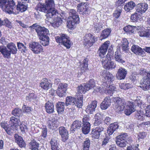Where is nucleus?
I'll return each mask as SVG.
<instances>
[{
	"instance_id": "1",
	"label": "nucleus",
	"mask_w": 150,
	"mask_h": 150,
	"mask_svg": "<svg viewBox=\"0 0 150 150\" xmlns=\"http://www.w3.org/2000/svg\"><path fill=\"white\" fill-rule=\"evenodd\" d=\"M55 7L54 0H46L45 4H38L36 9L38 12L39 11L46 13L47 17L52 18L58 14Z\"/></svg>"
},
{
	"instance_id": "2",
	"label": "nucleus",
	"mask_w": 150,
	"mask_h": 150,
	"mask_svg": "<svg viewBox=\"0 0 150 150\" xmlns=\"http://www.w3.org/2000/svg\"><path fill=\"white\" fill-rule=\"evenodd\" d=\"M10 2L7 8L5 11V12L9 14H16L19 11L23 12L25 11L27 8V3L23 1H19L17 6L13 0H10Z\"/></svg>"
},
{
	"instance_id": "3",
	"label": "nucleus",
	"mask_w": 150,
	"mask_h": 150,
	"mask_svg": "<svg viewBox=\"0 0 150 150\" xmlns=\"http://www.w3.org/2000/svg\"><path fill=\"white\" fill-rule=\"evenodd\" d=\"M140 74L142 76H145L141 81L140 87L144 91L150 89V72H147L145 69H142Z\"/></svg>"
},
{
	"instance_id": "4",
	"label": "nucleus",
	"mask_w": 150,
	"mask_h": 150,
	"mask_svg": "<svg viewBox=\"0 0 150 150\" xmlns=\"http://www.w3.org/2000/svg\"><path fill=\"white\" fill-rule=\"evenodd\" d=\"M75 10H70L69 14V17L67 21V25L69 29H74L76 26V24L79 23V16L76 14Z\"/></svg>"
},
{
	"instance_id": "5",
	"label": "nucleus",
	"mask_w": 150,
	"mask_h": 150,
	"mask_svg": "<svg viewBox=\"0 0 150 150\" xmlns=\"http://www.w3.org/2000/svg\"><path fill=\"white\" fill-rule=\"evenodd\" d=\"M55 39L57 42L63 45L67 49L70 48L72 44L69 37L66 34H61L60 36L56 37Z\"/></svg>"
},
{
	"instance_id": "6",
	"label": "nucleus",
	"mask_w": 150,
	"mask_h": 150,
	"mask_svg": "<svg viewBox=\"0 0 150 150\" xmlns=\"http://www.w3.org/2000/svg\"><path fill=\"white\" fill-rule=\"evenodd\" d=\"M29 48L30 50L35 54H38L43 52L42 46L38 42H33L29 44Z\"/></svg>"
},
{
	"instance_id": "7",
	"label": "nucleus",
	"mask_w": 150,
	"mask_h": 150,
	"mask_svg": "<svg viewBox=\"0 0 150 150\" xmlns=\"http://www.w3.org/2000/svg\"><path fill=\"white\" fill-rule=\"evenodd\" d=\"M83 38L84 45L87 46L88 47L92 46L93 43L97 40L96 38H94L93 35L90 33L86 34Z\"/></svg>"
},
{
	"instance_id": "8",
	"label": "nucleus",
	"mask_w": 150,
	"mask_h": 150,
	"mask_svg": "<svg viewBox=\"0 0 150 150\" xmlns=\"http://www.w3.org/2000/svg\"><path fill=\"white\" fill-rule=\"evenodd\" d=\"M136 106L135 104H129L126 105L125 104L124 112L127 115H130L132 113L136 111Z\"/></svg>"
},
{
	"instance_id": "9",
	"label": "nucleus",
	"mask_w": 150,
	"mask_h": 150,
	"mask_svg": "<svg viewBox=\"0 0 150 150\" xmlns=\"http://www.w3.org/2000/svg\"><path fill=\"white\" fill-rule=\"evenodd\" d=\"M67 86L65 83H60L59 84L57 93L59 97H62L66 94Z\"/></svg>"
},
{
	"instance_id": "10",
	"label": "nucleus",
	"mask_w": 150,
	"mask_h": 150,
	"mask_svg": "<svg viewBox=\"0 0 150 150\" xmlns=\"http://www.w3.org/2000/svg\"><path fill=\"white\" fill-rule=\"evenodd\" d=\"M104 129L103 126L101 127H97L95 129H92L91 134L92 137L94 138L98 139Z\"/></svg>"
},
{
	"instance_id": "11",
	"label": "nucleus",
	"mask_w": 150,
	"mask_h": 150,
	"mask_svg": "<svg viewBox=\"0 0 150 150\" xmlns=\"http://www.w3.org/2000/svg\"><path fill=\"white\" fill-rule=\"evenodd\" d=\"M59 132L61 136L62 140L65 142L68 139L69 133L67 129L63 127H60L58 129Z\"/></svg>"
},
{
	"instance_id": "12",
	"label": "nucleus",
	"mask_w": 150,
	"mask_h": 150,
	"mask_svg": "<svg viewBox=\"0 0 150 150\" xmlns=\"http://www.w3.org/2000/svg\"><path fill=\"white\" fill-rule=\"evenodd\" d=\"M110 44V42L107 41L105 42L98 50L99 55L101 58L105 57L104 56L106 54L107 49Z\"/></svg>"
},
{
	"instance_id": "13",
	"label": "nucleus",
	"mask_w": 150,
	"mask_h": 150,
	"mask_svg": "<svg viewBox=\"0 0 150 150\" xmlns=\"http://www.w3.org/2000/svg\"><path fill=\"white\" fill-rule=\"evenodd\" d=\"M83 96L81 95L78 96L77 99L74 97L68 96L66 98V102L67 103H83Z\"/></svg>"
},
{
	"instance_id": "14",
	"label": "nucleus",
	"mask_w": 150,
	"mask_h": 150,
	"mask_svg": "<svg viewBox=\"0 0 150 150\" xmlns=\"http://www.w3.org/2000/svg\"><path fill=\"white\" fill-rule=\"evenodd\" d=\"M148 6L146 3L138 4L136 6V11L139 14H142L145 12L148 8Z\"/></svg>"
},
{
	"instance_id": "15",
	"label": "nucleus",
	"mask_w": 150,
	"mask_h": 150,
	"mask_svg": "<svg viewBox=\"0 0 150 150\" xmlns=\"http://www.w3.org/2000/svg\"><path fill=\"white\" fill-rule=\"evenodd\" d=\"M35 30L39 38L44 37L45 35H50L48 30L45 27L38 26Z\"/></svg>"
},
{
	"instance_id": "16",
	"label": "nucleus",
	"mask_w": 150,
	"mask_h": 150,
	"mask_svg": "<svg viewBox=\"0 0 150 150\" xmlns=\"http://www.w3.org/2000/svg\"><path fill=\"white\" fill-rule=\"evenodd\" d=\"M127 72V71L125 69L121 67L117 70L116 77L118 79H124L126 77Z\"/></svg>"
},
{
	"instance_id": "17",
	"label": "nucleus",
	"mask_w": 150,
	"mask_h": 150,
	"mask_svg": "<svg viewBox=\"0 0 150 150\" xmlns=\"http://www.w3.org/2000/svg\"><path fill=\"white\" fill-rule=\"evenodd\" d=\"M119 127L118 123L117 122L111 123L108 127L107 130L108 134L109 135L112 134L114 132L117 131Z\"/></svg>"
},
{
	"instance_id": "18",
	"label": "nucleus",
	"mask_w": 150,
	"mask_h": 150,
	"mask_svg": "<svg viewBox=\"0 0 150 150\" xmlns=\"http://www.w3.org/2000/svg\"><path fill=\"white\" fill-rule=\"evenodd\" d=\"M14 139L15 142L17 143L19 147L23 148L25 147L26 144L21 136L17 134H15Z\"/></svg>"
},
{
	"instance_id": "19",
	"label": "nucleus",
	"mask_w": 150,
	"mask_h": 150,
	"mask_svg": "<svg viewBox=\"0 0 150 150\" xmlns=\"http://www.w3.org/2000/svg\"><path fill=\"white\" fill-rule=\"evenodd\" d=\"M101 75L106 81L112 82L113 81L114 78V76L106 70H104L103 71Z\"/></svg>"
},
{
	"instance_id": "20",
	"label": "nucleus",
	"mask_w": 150,
	"mask_h": 150,
	"mask_svg": "<svg viewBox=\"0 0 150 150\" xmlns=\"http://www.w3.org/2000/svg\"><path fill=\"white\" fill-rule=\"evenodd\" d=\"M102 62L103 67L105 69H109L111 66H109L108 64L111 60V57L110 55L108 54L106 56V57L102 58Z\"/></svg>"
},
{
	"instance_id": "21",
	"label": "nucleus",
	"mask_w": 150,
	"mask_h": 150,
	"mask_svg": "<svg viewBox=\"0 0 150 150\" xmlns=\"http://www.w3.org/2000/svg\"><path fill=\"white\" fill-rule=\"evenodd\" d=\"M0 52L4 58H8L10 57L11 53L6 47L3 45L0 46Z\"/></svg>"
},
{
	"instance_id": "22",
	"label": "nucleus",
	"mask_w": 150,
	"mask_h": 150,
	"mask_svg": "<svg viewBox=\"0 0 150 150\" xmlns=\"http://www.w3.org/2000/svg\"><path fill=\"white\" fill-rule=\"evenodd\" d=\"M40 143L35 139H33L29 143L30 149L31 150H41Z\"/></svg>"
},
{
	"instance_id": "23",
	"label": "nucleus",
	"mask_w": 150,
	"mask_h": 150,
	"mask_svg": "<svg viewBox=\"0 0 150 150\" xmlns=\"http://www.w3.org/2000/svg\"><path fill=\"white\" fill-rule=\"evenodd\" d=\"M131 50L134 54L139 55H144L145 53L141 47L135 45L132 46Z\"/></svg>"
},
{
	"instance_id": "24",
	"label": "nucleus",
	"mask_w": 150,
	"mask_h": 150,
	"mask_svg": "<svg viewBox=\"0 0 150 150\" xmlns=\"http://www.w3.org/2000/svg\"><path fill=\"white\" fill-rule=\"evenodd\" d=\"M52 18H54L53 23H52V26L54 28H56L62 24V20L59 17L57 16V15L52 16Z\"/></svg>"
},
{
	"instance_id": "25",
	"label": "nucleus",
	"mask_w": 150,
	"mask_h": 150,
	"mask_svg": "<svg viewBox=\"0 0 150 150\" xmlns=\"http://www.w3.org/2000/svg\"><path fill=\"white\" fill-rule=\"evenodd\" d=\"M82 123L81 121L78 120L74 121L72 124L70 129L71 131L74 132L76 130L82 127Z\"/></svg>"
},
{
	"instance_id": "26",
	"label": "nucleus",
	"mask_w": 150,
	"mask_h": 150,
	"mask_svg": "<svg viewBox=\"0 0 150 150\" xmlns=\"http://www.w3.org/2000/svg\"><path fill=\"white\" fill-rule=\"evenodd\" d=\"M48 126L50 129H53L54 128H57L58 126L59 122L55 119H49L48 121Z\"/></svg>"
},
{
	"instance_id": "27",
	"label": "nucleus",
	"mask_w": 150,
	"mask_h": 150,
	"mask_svg": "<svg viewBox=\"0 0 150 150\" xmlns=\"http://www.w3.org/2000/svg\"><path fill=\"white\" fill-rule=\"evenodd\" d=\"M40 86L42 88L46 90H48L52 86V84L47 79H43Z\"/></svg>"
},
{
	"instance_id": "28",
	"label": "nucleus",
	"mask_w": 150,
	"mask_h": 150,
	"mask_svg": "<svg viewBox=\"0 0 150 150\" xmlns=\"http://www.w3.org/2000/svg\"><path fill=\"white\" fill-rule=\"evenodd\" d=\"M51 146V150H59V144L57 139L54 138H52L50 142Z\"/></svg>"
},
{
	"instance_id": "29",
	"label": "nucleus",
	"mask_w": 150,
	"mask_h": 150,
	"mask_svg": "<svg viewBox=\"0 0 150 150\" xmlns=\"http://www.w3.org/2000/svg\"><path fill=\"white\" fill-rule=\"evenodd\" d=\"M82 126L81 131L82 133L85 134H88L90 131L91 125L90 123H86L82 124Z\"/></svg>"
},
{
	"instance_id": "30",
	"label": "nucleus",
	"mask_w": 150,
	"mask_h": 150,
	"mask_svg": "<svg viewBox=\"0 0 150 150\" xmlns=\"http://www.w3.org/2000/svg\"><path fill=\"white\" fill-rule=\"evenodd\" d=\"M89 90V86H87L86 84L81 85L78 86V93L84 94L87 91Z\"/></svg>"
},
{
	"instance_id": "31",
	"label": "nucleus",
	"mask_w": 150,
	"mask_h": 150,
	"mask_svg": "<svg viewBox=\"0 0 150 150\" xmlns=\"http://www.w3.org/2000/svg\"><path fill=\"white\" fill-rule=\"evenodd\" d=\"M111 31V29L109 28H106L103 30L100 37V40H102L103 39L107 38L110 35Z\"/></svg>"
},
{
	"instance_id": "32",
	"label": "nucleus",
	"mask_w": 150,
	"mask_h": 150,
	"mask_svg": "<svg viewBox=\"0 0 150 150\" xmlns=\"http://www.w3.org/2000/svg\"><path fill=\"white\" fill-rule=\"evenodd\" d=\"M49 35H45L44 37L39 38L40 40V44L43 46H46L49 45L50 40Z\"/></svg>"
},
{
	"instance_id": "33",
	"label": "nucleus",
	"mask_w": 150,
	"mask_h": 150,
	"mask_svg": "<svg viewBox=\"0 0 150 150\" xmlns=\"http://www.w3.org/2000/svg\"><path fill=\"white\" fill-rule=\"evenodd\" d=\"M114 57L115 60L118 62L123 64L125 62L122 59L120 52L119 49L117 50L115 52Z\"/></svg>"
},
{
	"instance_id": "34",
	"label": "nucleus",
	"mask_w": 150,
	"mask_h": 150,
	"mask_svg": "<svg viewBox=\"0 0 150 150\" xmlns=\"http://www.w3.org/2000/svg\"><path fill=\"white\" fill-rule=\"evenodd\" d=\"M136 5L135 3L133 1H130L127 3L124 6V8L127 12L130 11L131 10L133 9Z\"/></svg>"
},
{
	"instance_id": "35",
	"label": "nucleus",
	"mask_w": 150,
	"mask_h": 150,
	"mask_svg": "<svg viewBox=\"0 0 150 150\" xmlns=\"http://www.w3.org/2000/svg\"><path fill=\"white\" fill-rule=\"evenodd\" d=\"M7 47L11 53L13 54L16 53L17 50L15 45L13 43H8L7 45Z\"/></svg>"
},
{
	"instance_id": "36",
	"label": "nucleus",
	"mask_w": 150,
	"mask_h": 150,
	"mask_svg": "<svg viewBox=\"0 0 150 150\" xmlns=\"http://www.w3.org/2000/svg\"><path fill=\"white\" fill-rule=\"evenodd\" d=\"M139 36L140 37H150V28L145 30L140 29L138 32Z\"/></svg>"
},
{
	"instance_id": "37",
	"label": "nucleus",
	"mask_w": 150,
	"mask_h": 150,
	"mask_svg": "<svg viewBox=\"0 0 150 150\" xmlns=\"http://www.w3.org/2000/svg\"><path fill=\"white\" fill-rule=\"evenodd\" d=\"M88 59L87 58L85 59L83 61L80 66L82 72H85L88 69Z\"/></svg>"
},
{
	"instance_id": "38",
	"label": "nucleus",
	"mask_w": 150,
	"mask_h": 150,
	"mask_svg": "<svg viewBox=\"0 0 150 150\" xmlns=\"http://www.w3.org/2000/svg\"><path fill=\"white\" fill-rule=\"evenodd\" d=\"M10 0H0V8L4 11H5L7 8Z\"/></svg>"
},
{
	"instance_id": "39",
	"label": "nucleus",
	"mask_w": 150,
	"mask_h": 150,
	"mask_svg": "<svg viewBox=\"0 0 150 150\" xmlns=\"http://www.w3.org/2000/svg\"><path fill=\"white\" fill-rule=\"evenodd\" d=\"M121 42L123 50L125 52H127L129 50V42L127 39L125 38H123Z\"/></svg>"
},
{
	"instance_id": "40",
	"label": "nucleus",
	"mask_w": 150,
	"mask_h": 150,
	"mask_svg": "<svg viewBox=\"0 0 150 150\" xmlns=\"http://www.w3.org/2000/svg\"><path fill=\"white\" fill-rule=\"evenodd\" d=\"M20 121L19 118L13 116L11 117L9 121V123L13 126H16Z\"/></svg>"
},
{
	"instance_id": "41",
	"label": "nucleus",
	"mask_w": 150,
	"mask_h": 150,
	"mask_svg": "<svg viewBox=\"0 0 150 150\" xmlns=\"http://www.w3.org/2000/svg\"><path fill=\"white\" fill-rule=\"evenodd\" d=\"M12 115L16 117L19 118L22 115V112L21 109L19 108H15L13 110Z\"/></svg>"
},
{
	"instance_id": "42",
	"label": "nucleus",
	"mask_w": 150,
	"mask_h": 150,
	"mask_svg": "<svg viewBox=\"0 0 150 150\" xmlns=\"http://www.w3.org/2000/svg\"><path fill=\"white\" fill-rule=\"evenodd\" d=\"M45 107L46 112L49 113H53L54 111L53 104H45Z\"/></svg>"
},
{
	"instance_id": "43",
	"label": "nucleus",
	"mask_w": 150,
	"mask_h": 150,
	"mask_svg": "<svg viewBox=\"0 0 150 150\" xmlns=\"http://www.w3.org/2000/svg\"><path fill=\"white\" fill-rule=\"evenodd\" d=\"M96 107V104H90L88 105L86 108V111L90 114H92L95 111Z\"/></svg>"
},
{
	"instance_id": "44",
	"label": "nucleus",
	"mask_w": 150,
	"mask_h": 150,
	"mask_svg": "<svg viewBox=\"0 0 150 150\" xmlns=\"http://www.w3.org/2000/svg\"><path fill=\"white\" fill-rule=\"evenodd\" d=\"M135 116L138 120H144V115L142 110L137 111L135 112Z\"/></svg>"
},
{
	"instance_id": "45",
	"label": "nucleus",
	"mask_w": 150,
	"mask_h": 150,
	"mask_svg": "<svg viewBox=\"0 0 150 150\" xmlns=\"http://www.w3.org/2000/svg\"><path fill=\"white\" fill-rule=\"evenodd\" d=\"M90 144V140L89 139H86V140L82 144V150H89Z\"/></svg>"
},
{
	"instance_id": "46",
	"label": "nucleus",
	"mask_w": 150,
	"mask_h": 150,
	"mask_svg": "<svg viewBox=\"0 0 150 150\" xmlns=\"http://www.w3.org/2000/svg\"><path fill=\"white\" fill-rule=\"evenodd\" d=\"M115 87L112 85H110L109 87L107 88L105 90V93L108 94L110 95H112V94L115 91Z\"/></svg>"
},
{
	"instance_id": "47",
	"label": "nucleus",
	"mask_w": 150,
	"mask_h": 150,
	"mask_svg": "<svg viewBox=\"0 0 150 150\" xmlns=\"http://www.w3.org/2000/svg\"><path fill=\"white\" fill-rule=\"evenodd\" d=\"M124 104H115L113 105L114 108L117 111L120 112L124 110Z\"/></svg>"
},
{
	"instance_id": "48",
	"label": "nucleus",
	"mask_w": 150,
	"mask_h": 150,
	"mask_svg": "<svg viewBox=\"0 0 150 150\" xmlns=\"http://www.w3.org/2000/svg\"><path fill=\"white\" fill-rule=\"evenodd\" d=\"M36 96L33 92L30 93L28 96L26 97V100L27 102L33 101V100L36 99Z\"/></svg>"
},
{
	"instance_id": "49",
	"label": "nucleus",
	"mask_w": 150,
	"mask_h": 150,
	"mask_svg": "<svg viewBox=\"0 0 150 150\" xmlns=\"http://www.w3.org/2000/svg\"><path fill=\"white\" fill-rule=\"evenodd\" d=\"M140 14H139L136 11V12L132 14L131 16V20L132 21L134 22L139 20L141 18Z\"/></svg>"
},
{
	"instance_id": "50",
	"label": "nucleus",
	"mask_w": 150,
	"mask_h": 150,
	"mask_svg": "<svg viewBox=\"0 0 150 150\" xmlns=\"http://www.w3.org/2000/svg\"><path fill=\"white\" fill-rule=\"evenodd\" d=\"M116 141L117 144L121 147H125L127 145V144L128 143V142L125 140H122L120 139H117Z\"/></svg>"
},
{
	"instance_id": "51",
	"label": "nucleus",
	"mask_w": 150,
	"mask_h": 150,
	"mask_svg": "<svg viewBox=\"0 0 150 150\" xmlns=\"http://www.w3.org/2000/svg\"><path fill=\"white\" fill-rule=\"evenodd\" d=\"M56 104L57 110L58 114H62L64 111V106L65 104Z\"/></svg>"
},
{
	"instance_id": "52",
	"label": "nucleus",
	"mask_w": 150,
	"mask_h": 150,
	"mask_svg": "<svg viewBox=\"0 0 150 150\" xmlns=\"http://www.w3.org/2000/svg\"><path fill=\"white\" fill-rule=\"evenodd\" d=\"M136 28V26L129 25L126 26L123 28V29L127 33H134V29Z\"/></svg>"
},
{
	"instance_id": "53",
	"label": "nucleus",
	"mask_w": 150,
	"mask_h": 150,
	"mask_svg": "<svg viewBox=\"0 0 150 150\" xmlns=\"http://www.w3.org/2000/svg\"><path fill=\"white\" fill-rule=\"evenodd\" d=\"M117 139H120L122 140H125V141H128L129 140L128 139V138L129 140H130L131 138H128L127 134L126 133H124L122 134H121L119 136H118L117 137Z\"/></svg>"
},
{
	"instance_id": "54",
	"label": "nucleus",
	"mask_w": 150,
	"mask_h": 150,
	"mask_svg": "<svg viewBox=\"0 0 150 150\" xmlns=\"http://www.w3.org/2000/svg\"><path fill=\"white\" fill-rule=\"evenodd\" d=\"M94 125L95 126H98V127H99L103 126V128L105 125V124L103 122V120H95Z\"/></svg>"
},
{
	"instance_id": "55",
	"label": "nucleus",
	"mask_w": 150,
	"mask_h": 150,
	"mask_svg": "<svg viewBox=\"0 0 150 150\" xmlns=\"http://www.w3.org/2000/svg\"><path fill=\"white\" fill-rule=\"evenodd\" d=\"M87 4L86 3L81 2L78 4L77 6L78 9L83 13V11L85 10V8L86 7Z\"/></svg>"
},
{
	"instance_id": "56",
	"label": "nucleus",
	"mask_w": 150,
	"mask_h": 150,
	"mask_svg": "<svg viewBox=\"0 0 150 150\" xmlns=\"http://www.w3.org/2000/svg\"><path fill=\"white\" fill-rule=\"evenodd\" d=\"M14 127H15L14 126L11 125L8 127L5 131L8 134L11 135L13 133Z\"/></svg>"
},
{
	"instance_id": "57",
	"label": "nucleus",
	"mask_w": 150,
	"mask_h": 150,
	"mask_svg": "<svg viewBox=\"0 0 150 150\" xmlns=\"http://www.w3.org/2000/svg\"><path fill=\"white\" fill-rule=\"evenodd\" d=\"M110 136H107L103 139L102 142V145L105 146L109 142H110Z\"/></svg>"
},
{
	"instance_id": "58",
	"label": "nucleus",
	"mask_w": 150,
	"mask_h": 150,
	"mask_svg": "<svg viewBox=\"0 0 150 150\" xmlns=\"http://www.w3.org/2000/svg\"><path fill=\"white\" fill-rule=\"evenodd\" d=\"M118 9L115 11L113 13L114 16L115 18H118L120 15L121 13V6H120Z\"/></svg>"
},
{
	"instance_id": "59",
	"label": "nucleus",
	"mask_w": 150,
	"mask_h": 150,
	"mask_svg": "<svg viewBox=\"0 0 150 150\" xmlns=\"http://www.w3.org/2000/svg\"><path fill=\"white\" fill-rule=\"evenodd\" d=\"M112 101L113 102L115 103H124L125 102L124 99H122L121 98L118 97L113 98Z\"/></svg>"
},
{
	"instance_id": "60",
	"label": "nucleus",
	"mask_w": 150,
	"mask_h": 150,
	"mask_svg": "<svg viewBox=\"0 0 150 150\" xmlns=\"http://www.w3.org/2000/svg\"><path fill=\"white\" fill-rule=\"evenodd\" d=\"M20 129L23 134L25 133L28 131V128L27 126L24 124H21L20 125Z\"/></svg>"
},
{
	"instance_id": "61",
	"label": "nucleus",
	"mask_w": 150,
	"mask_h": 150,
	"mask_svg": "<svg viewBox=\"0 0 150 150\" xmlns=\"http://www.w3.org/2000/svg\"><path fill=\"white\" fill-rule=\"evenodd\" d=\"M120 88L121 89H128L132 87V86L131 84L126 83L125 85L124 84H122L121 85H120Z\"/></svg>"
},
{
	"instance_id": "62",
	"label": "nucleus",
	"mask_w": 150,
	"mask_h": 150,
	"mask_svg": "<svg viewBox=\"0 0 150 150\" xmlns=\"http://www.w3.org/2000/svg\"><path fill=\"white\" fill-rule=\"evenodd\" d=\"M146 133L144 132H140L138 134V139L139 140L140 139H143L146 136Z\"/></svg>"
},
{
	"instance_id": "63",
	"label": "nucleus",
	"mask_w": 150,
	"mask_h": 150,
	"mask_svg": "<svg viewBox=\"0 0 150 150\" xmlns=\"http://www.w3.org/2000/svg\"><path fill=\"white\" fill-rule=\"evenodd\" d=\"M139 145L137 144L135 146H128L126 150H139L138 148Z\"/></svg>"
},
{
	"instance_id": "64",
	"label": "nucleus",
	"mask_w": 150,
	"mask_h": 150,
	"mask_svg": "<svg viewBox=\"0 0 150 150\" xmlns=\"http://www.w3.org/2000/svg\"><path fill=\"white\" fill-rule=\"evenodd\" d=\"M86 84L87 86L88 85L89 86V89H90L91 88L94 87L95 86V85L94 80L93 79H91L89 80L88 83H86Z\"/></svg>"
}]
</instances>
